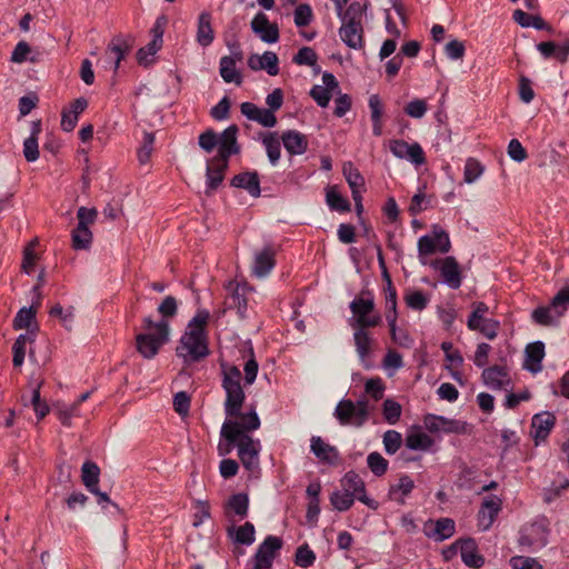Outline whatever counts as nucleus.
Listing matches in <instances>:
<instances>
[{
    "mask_svg": "<svg viewBox=\"0 0 569 569\" xmlns=\"http://www.w3.org/2000/svg\"><path fill=\"white\" fill-rule=\"evenodd\" d=\"M342 23L339 29L340 39L351 49L359 50L363 47V29L361 23L362 8L359 2L351 3L347 10L338 13Z\"/></svg>",
    "mask_w": 569,
    "mask_h": 569,
    "instance_id": "3",
    "label": "nucleus"
},
{
    "mask_svg": "<svg viewBox=\"0 0 569 569\" xmlns=\"http://www.w3.org/2000/svg\"><path fill=\"white\" fill-rule=\"evenodd\" d=\"M316 561L315 552L309 548L307 543L298 547L295 555V563L301 568H308Z\"/></svg>",
    "mask_w": 569,
    "mask_h": 569,
    "instance_id": "53",
    "label": "nucleus"
},
{
    "mask_svg": "<svg viewBox=\"0 0 569 569\" xmlns=\"http://www.w3.org/2000/svg\"><path fill=\"white\" fill-rule=\"evenodd\" d=\"M440 274L451 289H459L462 282L461 270L453 257H447L441 261Z\"/></svg>",
    "mask_w": 569,
    "mask_h": 569,
    "instance_id": "27",
    "label": "nucleus"
},
{
    "mask_svg": "<svg viewBox=\"0 0 569 569\" xmlns=\"http://www.w3.org/2000/svg\"><path fill=\"white\" fill-rule=\"evenodd\" d=\"M488 311H489V307L485 302H482V301L475 302L473 310L470 313L468 321H467L468 328L470 330H477L478 328H480V323L483 322L485 320H488L487 318H485V316H486V313H488Z\"/></svg>",
    "mask_w": 569,
    "mask_h": 569,
    "instance_id": "49",
    "label": "nucleus"
},
{
    "mask_svg": "<svg viewBox=\"0 0 569 569\" xmlns=\"http://www.w3.org/2000/svg\"><path fill=\"white\" fill-rule=\"evenodd\" d=\"M278 63V57L272 51H266L262 56L254 53L248 58V67L251 70H266L270 76H277L279 73Z\"/></svg>",
    "mask_w": 569,
    "mask_h": 569,
    "instance_id": "24",
    "label": "nucleus"
},
{
    "mask_svg": "<svg viewBox=\"0 0 569 569\" xmlns=\"http://www.w3.org/2000/svg\"><path fill=\"white\" fill-rule=\"evenodd\" d=\"M527 366L526 368L531 372L541 370V361L545 357V345L541 341L529 343L526 347Z\"/></svg>",
    "mask_w": 569,
    "mask_h": 569,
    "instance_id": "36",
    "label": "nucleus"
},
{
    "mask_svg": "<svg viewBox=\"0 0 569 569\" xmlns=\"http://www.w3.org/2000/svg\"><path fill=\"white\" fill-rule=\"evenodd\" d=\"M413 488V480L408 475H403L399 478V482L397 485H392L390 487L389 498L403 505L405 498L411 493Z\"/></svg>",
    "mask_w": 569,
    "mask_h": 569,
    "instance_id": "37",
    "label": "nucleus"
},
{
    "mask_svg": "<svg viewBox=\"0 0 569 569\" xmlns=\"http://www.w3.org/2000/svg\"><path fill=\"white\" fill-rule=\"evenodd\" d=\"M449 234L437 224L418 241V249H449Z\"/></svg>",
    "mask_w": 569,
    "mask_h": 569,
    "instance_id": "25",
    "label": "nucleus"
},
{
    "mask_svg": "<svg viewBox=\"0 0 569 569\" xmlns=\"http://www.w3.org/2000/svg\"><path fill=\"white\" fill-rule=\"evenodd\" d=\"M367 463L371 472L377 476H383L388 470V460L385 459L379 452H371L367 457Z\"/></svg>",
    "mask_w": 569,
    "mask_h": 569,
    "instance_id": "51",
    "label": "nucleus"
},
{
    "mask_svg": "<svg viewBox=\"0 0 569 569\" xmlns=\"http://www.w3.org/2000/svg\"><path fill=\"white\" fill-rule=\"evenodd\" d=\"M327 204L331 210L339 212L349 211V201L343 198L337 190L336 187H329L326 193Z\"/></svg>",
    "mask_w": 569,
    "mask_h": 569,
    "instance_id": "47",
    "label": "nucleus"
},
{
    "mask_svg": "<svg viewBox=\"0 0 569 569\" xmlns=\"http://www.w3.org/2000/svg\"><path fill=\"white\" fill-rule=\"evenodd\" d=\"M284 149L290 154H302L308 149V139L305 134L296 130H288L282 133Z\"/></svg>",
    "mask_w": 569,
    "mask_h": 569,
    "instance_id": "30",
    "label": "nucleus"
},
{
    "mask_svg": "<svg viewBox=\"0 0 569 569\" xmlns=\"http://www.w3.org/2000/svg\"><path fill=\"white\" fill-rule=\"evenodd\" d=\"M350 310L353 318L350 320L352 328H371L381 323V317L373 313L375 301L370 291H361L360 296L350 302Z\"/></svg>",
    "mask_w": 569,
    "mask_h": 569,
    "instance_id": "6",
    "label": "nucleus"
},
{
    "mask_svg": "<svg viewBox=\"0 0 569 569\" xmlns=\"http://www.w3.org/2000/svg\"><path fill=\"white\" fill-rule=\"evenodd\" d=\"M353 340L356 350L361 359H366L370 353L371 338L367 328L356 327L353 328Z\"/></svg>",
    "mask_w": 569,
    "mask_h": 569,
    "instance_id": "43",
    "label": "nucleus"
},
{
    "mask_svg": "<svg viewBox=\"0 0 569 569\" xmlns=\"http://www.w3.org/2000/svg\"><path fill=\"white\" fill-rule=\"evenodd\" d=\"M549 530L542 522H532L520 531L519 545L531 551L539 550L548 543Z\"/></svg>",
    "mask_w": 569,
    "mask_h": 569,
    "instance_id": "8",
    "label": "nucleus"
},
{
    "mask_svg": "<svg viewBox=\"0 0 569 569\" xmlns=\"http://www.w3.org/2000/svg\"><path fill=\"white\" fill-rule=\"evenodd\" d=\"M423 425L430 432L463 433L467 423L457 419L428 413L423 417Z\"/></svg>",
    "mask_w": 569,
    "mask_h": 569,
    "instance_id": "11",
    "label": "nucleus"
},
{
    "mask_svg": "<svg viewBox=\"0 0 569 569\" xmlns=\"http://www.w3.org/2000/svg\"><path fill=\"white\" fill-rule=\"evenodd\" d=\"M389 149L396 158L407 159L416 166H421L426 162L423 149L417 142L409 144L405 140L392 139L389 141Z\"/></svg>",
    "mask_w": 569,
    "mask_h": 569,
    "instance_id": "10",
    "label": "nucleus"
},
{
    "mask_svg": "<svg viewBox=\"0 0 569 569\" xmlns=\"http://www.w3.org/2000/svg\"><path fill=\"white\" fill-rule=\"evenodd\" d=\"M263 144L267 150L268 158L272 164H276L280 158V142L270 133L263 138Z\"/></svg>",
    "mask_w": 569,
    "mask_h": 569,
    "instance_id": "60",
    "label": "nucleus"
},
{
    "mask_svg": "<svg viewBox=\"0 0 569 569\" xmlns=\"http://www.w3.org/2000/svg\"><path fill=\"white\" fill-rule=\"evenodd\" d=\"M355 499L352 493L343 489L342 491H335L330 497V502L336 510L347 511L352 507Z\"/></svg>",
    "mask_w": 569,
    "mask_h": 569,
    "instance_id": "48",
    "label": "nucleus"
},
{
    "mask_svg": "<svg viewBox=\"0 0 569 569\" xmlns=\"http://www.w3.org/2000/svg\"><path fill=\"white\" fill-rule=\"evenodd\" d=\"M368 106L370 109V116L372 121V133L376 137H380L382 134V113L383 106L380 97L378 94H371L369 97Z\"/></svg>",
    "mask_w": 569,
    "mask_h": 569,
    "instance_id": "38",
    "label": "nucleus"
},
{
    "mask_svg": "<svg viewBox=\"0 0 569 569\" xmlns=\"http://www.w3.org/2000/svg\"><path fill=\"white\" fill-rule=\"evenodd\" d=\"M339 84L332 73L325 72L322 76V84H316L310 90V96L318 103V106L326 108L330 100L332 92L338 89Z\"/></svg>",
    "mask_w": 569,
    "mask_h": 569,
    "instance_id": "14",
    "label": "nucleus"
},
{
    "mask_svg": "<svg viewBox=\"0 0 569 569\" xmlns=\"http://www.w3.org/2000/svg\"><path fill=\"white\" fill-rule=\"evenodd\" d=\"M236 64L237 63L232 62V60L229 59V57H222L219 62V71L221 78L227 83L233 82L237 86H240L242 83V76L237 70Z\"/></svg>",
    "mask_w": 569,
    "mask_h": 569,
    "instance_id": "39",
    "label": "nucleus"
},
{
    "mask_svg": "<svg viewBox=\"0 0 569 569\" xmlns=\"http://www.w3.org/2000/svg\"><path fill=\"white\" fill-rule=\"evenodd\" d=\"M100 468L96 462L86 461L81 468V479L86 488L90 491L98 487Z\"/></svg>",
    "mask_w": 569,
    "mask_h": 569,
    "instance_id": "42",
    "label": "nucleus"
},
{
    "mask_svg": "<svg viewBox=\"0 0 569 569\" xmlns=\"http://www.w3.org/2000/svg\"><path fill=\"white\" fill-rule=\"evenodd\" d=\"M251 28L254 33H257L262 41L267 43L277 42L279 39V30L276 24H271L267 18V16L262 12H259L254 16L251 21Z\"/></svg>",
    "mask_w": 569,
    "mask_h": 569,
    "instance_id": "22",
    "label": "nucleus"
},
{
    "mask_svg": "<svg viewBox=\"0 0 569 569\" xmlns=\"http://www.w3.org/2000/svg\"><path fill=\"white\" fill-rule=\"evenodd\" d=\"M512 569H542L538 560L530 557L515 556L510 559Z\"/></svg>",
    "mask_w": 569,
    "mask_h": 569,
    "instance_id": "64",
    "label": "nucleus"
},
{
    "mask_svg": "<svg viewBox=\"0 0 569 569\" xmlns=\"http://www.w3.org/2000/svg\"><path fill=\"white\" fill-rule=\"evenodd\" d=\"M341 486L345 490L352 493L355 498L371 509L378 508V502L370 499L366 493L365 481L353 470L348 471L341 479Z\"/></svg>",
    "mask_w": 569,
    "mask_h": 569,
    "instance_id": "12",
    "label": "nucleus"
},
{
    "mask_svg": "<svg viewBox=\"0 0 569 569\" xmlns=\"http://www.w3.org/2000/svg\"><path fill=\"white\" fill-rule=\"evenodd\" d=\"M310 449L312 453L323 463L337 466L340 461V455L336 447L325 442L321 437L311 438Z\"/></svg>",
    "mask_w": 569,
    "mask_h": 569,
    "instance_id": "18",
    "label": "nucleus"
},
{
    "mask_svg": "<svg viewBox=\"0 0 569 569\" xmlns=\"http://www.w3.org/2000/svg\"><path fill=\"white\" fill-rule=\"evenodd\" d=\"M92 240V233L89 228L77 226L72 231V242L74 249H86Z\"/></svg>",
    "mask_w": 569,
    "mask_h": 569,
    "instance_id": "54",
    "label": "nucleus"
},
{
    "mask_svg": "<svg viewBox=\"0 0 569 569\" xmlns=\"http://www.w3.org/2000/svg\"><path fill=\"white\" fill-rule=\"evenodd\" d=\"M131 47L130 38L121 34L116 36L108 44L106 56L107 60L112 64L114 72L118 70L121 60L129 53Z\"/></svg>",
    "mask_w": 569,
    "mask_h": 569,
    "instance_id": "15",
    "label": "nucleus"
},
{
    "mask_svg": "<svg viewBox=\"0 0 569 569\" xmlns=\"http://www.w3.org/2000/svg\"><path fill=\"white\" fill-rule=\"evenodd\" d=\"M369 401L363 397L357 402L351 399H341L336 408L333 416L341 426L362 427L369 420Z\"/></svg>",
    "mask_w": 569,
    "mask_h": 569,
    "instance_id": "4",
    "label": "nucleus"
},
{
    "mask_svg": "<svg viewBox=\"0 0 569 569\" xmlns=\"http://www.w3.org/2000/svg\"><path fill=\"white\" fill-rule=\"evenodd\" d=\"M231 184L247 190L252 197L260 196V181L257 172H242L233 177Z\"/></svg>",
    "mask_w": 569,
    "mask_h": 569,
    "instance_id": "34",
    "label": "nucleus"
},
{
    "mask_svg": "<svg viewBox=\"0 0 569 569\" xmlns=\"http://www.w3.org/2000/svg\"><path fill=\"white\" fill-rule=\"evenodd\" d=\"M169 323L160 320L154 326V332H139L136 336V349L144 359L154 358L161 347L169 341Z\"/></svg>",
    "mask_w": 569,
    "mask_h": 569,
    "instance_id": "5",
    "label": "nucleus"
},
{
    "mask_svg": "<svg viewBox=\"0 0 569 569\" xmlns=\"http://www.w3.org/2000/svg\"><path fill=\"white\" fill-rule=\"evenodd\" d=\"M237 133L238 127L232 124L224 129L218 136V154L217 157L228 159L232 154H237L239 152V146L237 143Z\"/></svg>",
    "mask_w": 569,
    "mask_h": 569,
    "instance_id": "20",
    "label": "nucleus"
},
{
    "mask_svg": "<svg viewBox=\"0 0 569 569\" xmlns=\"http://www.w3.org/2000/svg\"><path fill=\"white\" fill-rule=\"evenodd\" d=\"M228 159L213 157L207 162V186L209 190H216L223 181L224 171L228 168Z\"/></svg>",
    "mask_w": 569,
    "mask_h": 569,
    "instance_id": "23",
    "label": "nucleus"
},
{
    "mask_svg": "<svg viewBox=\"0 0 569 569\" xmlns=\"http://www.w3.org/2000/svg\"><path fill=\"white\" fill-rule=\"evenodd\" d=\"M223 511L226 518L234 523L238 520H242L248 516L249 511V497L244 492L233 493L224 502Z\"/></svg>",
    "mask_w": 569,
    "mask_h": 569,
    "instance_id": "13",
    "label": "nucleus"
},
{
    "mask_svg": "<svg viewBox=\"0 0 569 569\" xmlns=\"http://www.w3.org/2000/svg\"><path fill=\"white\" fill-rule=\"evenodd\" d=\"M402 443L401 433L396 430H388L383 435V446L388 455L396 453Z\"/></svg>",
    "mask_w": 569,
    "mask_h": 569,
    "instance_id": "58",
    "label": "nucleus"
},
{
    "mask_svg": "<svg viewBox=\"0 0 569 569\" xmlns=\"http://www.w3.org/2000/svg\"><path fill=\"white\" fill-rule=\"evenodd\" d=\"M283 546L277 536H267L253 556V569H271L273 560Z\"/></svg>",
    "mask_w": 569,
    "mask_h": 569,
    "instance_id": "7",
    "label": "nucleus"
},
{
    "mask_svg": "<svg viewBox=\"0 0 569 569\" xmlns=\"http://www.w3.org/2000/svg\"><path fill=\"white\" fill-rule=\"evenodd\" d=\"M227 289L230 291V295L226 300V305L229 309H236L240 318H244L248 309L244 287H241L239 283L230 282Z\"/></svg>",
    "mask_w": 569,
    "mask_h": 569,
    "instance_id": "29",
    "label": "nucleus"
},
{
    "mask_svg": "<svg viewBox=\"0 0 569 569\" xmlns=\"http://www.w3.org/2000/svg\"><path fill=\"white\" fill-rule=\"evenodd\" d=\"M403 300L407 307L415 311H422L429 303V297L421 290H406Z\"/></svg>",
    "mask_w": 569,
    "mask_h": 569,
    "instance_id": "44",
    "label": "nucleus"
},
{
    "mask_svg": "<svg viewBox=\"0 0 569 569\" xmlns=\"http://www.w3.org/2000/svg\"><path fill=\"white\" fill-rule=\"evenodd\" d=\"M234 445L238 447V457L242 466L249 471L258 469L260 450L259 440H254L251 436H243L238 439Z\"/></svg>",
    "mask_w": 569,
    "mask_h": 569,
    "instance_id": "9",
    "label": "nucleus"
},
{
    "mask_svg": "<svg viewBox=\"0 0 569 569\" xmlns=\"http://www.w3.org/2000/svg\"><path fill=\"white\" fill-rule=\"evenodd\" d=\"M274 251H258L252 262V276L256 278H264L270 273L276 264Z\"/></svg>",
    "mask_w": 569,
    "mask_h": 569,
    "instance_id": "31",
    "label": "nucleus"
},
{
    "mask_svg": "<svg viewBox=\"0 0 569 569\" xmlns=\"http://www.w3.org/2000/svg\"><path fill=\"white\" fill-rule=\"evenodd\" d=\"M433 445V440L422 431H411L406 437V446L411 450H429Z\"/></svg>",
    "mask_w": 569,
    "mask_h": 569,
    "instance_id": "41",
    "label": "nucleus"
},
{
    "mask_svg": "<svg viewBox=\"0 0 569 569\" xmlns=\"http://www.w3.org/2000/svg\"><path fill=\"white\" fill-rule=\"evenodd\" d=\"M456 543L460 547L461 559L466 566L475 569L483 566L485 558L478 552L477 543L472 538L461 539Z\"/></svg>",
    "mask_w": 569,
    "mask_h": 569,
    "instance_id": "26",
    "label": "nucleus"
},
{
    "mask_svg": "<svg viewBox=\"0 0 569 569\" xmlns=\"http://www.w3.org/2000/svg\"><path fill=\"white\" fill-rule=\"evenodd\" d=\"M154 143V136L151 132H144L142 144L138 149V160L141 164L148 163L150 160Z\"/></svg>",
    "mask_w": 569,
    "mask_h": 569,
    "instance_id": "57",
    "label": "nucleus"
},
{
    "mask_svg": "<svg viewBox=\"0 0 569 569\" xmlns=\"http://www.w3.org/2000/svg\"><path fill=\"white\" fill-rule=\"evenodd\" d=\"M342 173L351 189V193L353 191H363L365 179L359 172V170L352 164V162L349 161L343 163Z\"/></svg>",
    "mask_w": 569,
    "mask_h": 569,
    "instance_id": "40",
    "label": "nucleus"
},
{
    "mask_svg": "<svg viewBox=\"0 0 569 569\" xmlns=\"http://www.w3.org/2000/svg\"><path fill=\"white\" fill-rule=\"evenodd\" d=\"M162 43L151 40L146 47L140 48L137 52V59L140 64L148 66L152 61L150 57L154 56L161 48Z\"/></svg>",
    "mask_w": 569,
    "mask_h": 569,
    "instance_id": "59",
    "label": "nucleus"
},
{
    "mask_svg": "<svg viewBox=\"0 0 569 569\" xmlns=\"http://www.w3.org/2000/svg\"><path fill=\"white\" fill-rule=\"evenodd\" d=\"M293 62L300 66H315L317 62V54L310 47L301 48L293 57Z\"/></svg>",
    "mask_w": 569,
    "mask_h": 569,
    "instance_id": "63",
    "label": "nucleus"
},
{
    "mask_svg": "<svg viewBox=\"0 0 569 569\" xmlns=\"http://www.w3.org/2000/svg\"><path fill=\"white\" fill-rule=\"evenodd\" d=\"M36 310L33 309V307H30V308H21L14 319H13V323H12V327L14 330H21V329H28L31 325V322L34 320L36 318Z\"/></svg>",
    "mask_w": 569,
    "mask_h": 569,
    "instance_id": "50",
    "label": "nucleus"
},
{
    "mask_svg": "<svg viewBox=\"0 0 569 569\" xmlns=\"http://www.w3.org/2000/svg\"><path fill=\"white\" fill-rule=\"evenodd\" d=\"M382 407L386 421L390 425L397 423L402 412L401 405L392 399H386Z\"/></svg>",
    "mask_w": 569,
    "mask_h": 569,
    "instance_id": "52",
    "label": "nucleus"
},
{
    "mask_svg": "<svg viewBox=\"0 0 569 569\" xmlns=\"http://www.w3.org/2000/svg\"><path fill=\"white\" fill-rule=\"evenodd\" d=\"M190 396L186 391H179L173 397V409L181 417H186L190 410Z\"/></svg>",
    "mask_w": 569,
    "mask_h": 569,
    "instance_id": "61",
    "label": "nucleus"
},
{
    "mask_svg": "<svg viewBox=\"0 0 569 569\" xmlns=\"http://www.w3.org/2000/svg\"><path fill=\"white\" fill-rule=\"evenodd\" d=\"M455 521L450 518H440L438 520L425 523L423 532L428 538L435 541H443L455 535Z\"/></svg>",
    "mask_w": 569,
    "mask_h": 569,
    "instance_id": "17",
    "label": "nucleus"
},
{
    "mask_svg": "<svg viewBox=\"0 0 569 569\" xmlns=\"http://www.w3.org/2000/svg\"><path fill=\"white\" fill-rule=\"evenodd\" d=\"M482 380L491 389H502L509 383L506 368L497 365L482 371Z\"/></svg>",
    "mask_w": 569,
    "mask_h": 569,
    "instance_id": "33",
    "label": "nucleus"
},
{
    "mask_svg": "<svg viewBox=\"0 0 569 569\" xmlns=\"http://www.w3.org/2000/svg\"><path fill=\"white\" fill-rule=\"evenodd\" d=\"M28 342H33V338L31 335L22 333L19 335L12 346V362L14 367H20L24 361L26 356V346Z\"/></svg>",
    "mask_w": 569,
    "mask_h": 569,
    "instance_id": "46",
    "label": "nucleus"
},
{
    "mask_svg": "<svg viewBox=\"0 0 569 569\" xmlns=\"http://www.w3.org/2000/svg\"><path fill=\"white\" fill-rule=\"evenodd\" d=\"M227 535L234 543L250 546L254 542L256 529L253 523L249 521L239 527L231 523L227 528Z\"/></svg>",
    "mask_w": 569,
    "mask_h": 569,
    "instance_id": "28",
    "label": "nucleus"
},
{
    "mask_svg": "<svg viewBox=\"0 0 569 569\" xmlns=\"http://www.w3.org/2000/svg\"><path fill=\"white\" fill-rule=\"evenodd\" d=\"M240 110L249 120L257 121L266 128H272L277 123V118L271 110L258 108L252 102L241 103Z\"/></svg>",
    "mask_w": 569,
    "mask_h": 569,
    "instance_id": "21",
    "label": "nucleus"
},
{
    "mask_svg": "<svg viewBox=\"0 0 569 569\" xmlns=\"http://www.w3.org/2000/svg\"><path fill=\"white\" fill-rule=\"evenodd\" d=\"M427 110V102L423 99H415L410 101L405 108L406 114L415 119L422 118L426 114Z\"/></svg>",
    "mask_w": 569,
    "mask_h": 569,
    "instance_id": "62",
    "label": "nucleus"
},
{
    "mask_svg": "<svg viewBox=\"0 0 569 569\" xmlns=\"http://www.w3.org/2000/svg\"><path fill=\"white\" fill-rule=\"evenodd\" d=\"M88 106V102L84 98L76 99L69 110H63L61 118V128L62 130L70 132L74 129L78 122V117L82 113Z\"/></svg>",
    "mask_w": 569,
    "mask_h": 569,
    "instance_id": "32",
    "label": "nucleus"
},
{
    "mask_svg": "<svg viewBox=\"0 0 569 569\" xmlns=\"http://www.w3.org/2000/svg\"><path fill=\"white\" fill-rule=\"evenodd\" d=\"M222 376L221 386L226 392L224 412L227 417L238 418L239 420H227L221 428V437L230 443H236L248 432L257 430L260 427V419L254 409L247 413L241 412L246 395L241 386V371L226 361L220 362Z\"/></svg>",
    "mask_w": 569,
    "mask_h": 569,
    "instance_id": "1",
    "label": "nucleus"
},
{
    "mask_svg": "<svg viewBox=\"0 0 569 569\" xmlns=\"http://www.w3.org/2000/svg\"><path fill=\"white\" fill-rule=\"evenodd\" d=\"M555 425L556 416L553 413L543 411L535 415L531 420L530 435L533 437L536 443L546 440Z\"/></svg>",
    "mask_w": 569,
    "mask_h": 569,
    "instance_id": "16",
    "label": "nucleus"
},
{
    "mask_svg": "<svg viewBox=\"0 0 569 569\" xmlns=\"http://www.w3.org/2000/svg\"><path fill=\"white\" fill-rule=\"evenodd\" d=\"M386 386L380 377L370 378L366 381L365 391L376 401L383 398Z\"/></svg>",
    "mask_w": 569,
    "mask_h": 569,
    "instance_id": "56",
    "label": "nucleus"
},
{
    "mask_svg": "<svg viewBox=\"0 0 569 569\" xmlns=\"http://www.w3.org/2000/svg\"><path fill=\"white\" fill-rule=\"evenodd\" d=\"M483 166L476 159L469 158L466 161L463 178L467 183L475 182L482 173Z\"/></svg>",
    "mask_w": 569,
    "mask_h": 569,
    "instance_id": "55",
    "label": "nucleus"
},
{
    "mask_svg": "<svg viewBox=\"0 0 569 569\" xmlns=\"http://www.w3.org/2000/svg\"><path fill=\"white\" fill-rule=\"evenodd\" d=\"M513 20L523 28L533 27L538 30L549 29V26L541 17L530 16L520 9L515 10Z\"/></svg>",
    "mask_w": 569,
    "mask_h": 569,
    "instance_id": "45",
    "label": "nucleus"
},
{
    "mask_svg": "<svg viewBox=\"0 0 569 569\" xmlns=\"http://www.w3.org/2000/svg\"><path fill=\"white\" fill-rule=\"evenodd\" d=\"M209 318V311L199 310L189 321L176 349L177 356L183 358L186 363L198 362L208 357L209 347L206 326Z\"/></svg>",
    "mask_w": 569,
    "mask_h": 569,
    "instance_id": "2",
    "label": "nucleus"
},
{
    "mask_svg": "<svg viewBox=\"0 0 569 569\" xmlns=\"http://www.w3.org/2000/svg\"><path fill=\"white\" fill-rule=\"evenodd\" d=\"M214 39L213 29L211 27V14L203 11L199 14L197 27V41L202 47H208Z\"/></svg>",
    "mask_w": 569,
    "mask_h": 569,
    "instance_id": "35",
    "label": "nucleus"
},
{
    "mask_svg": "<svg viewBox=\"0 0 569 569\" xmlns=\"http://www.w3.org/2000/svg\"><path fill=\"white\" fill-rule=\"evenodd\" d=\"M502 500L495 496H488L483 499L481 508L478 512V521L479 526L482 527L483 530H487L497 518L499 511L501 510Z\"/></svg>",
    "mask_w": 569,
    "mask_h": 569,
    "instance_id": "19",
    "label": "nucleus"
}]
</instances>
